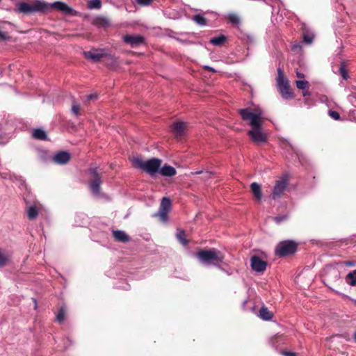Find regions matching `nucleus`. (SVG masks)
I'll list each match as a JSON object with an SVG mask.
<instances>
[{
  "instance_id": "6e6552de",
  "label": "nucleus",
  "mask_w": 356,
  "mask_h": 356,
  "mask_svg": "<svg viewBox=\"0 0 356 356\" xmlns=\"http://www.w3.org/2000/svg\"><path fill=\"white\" fill-rule=\"evenodd\" d=\"M288 182L286 179H282L276 181L275 185L273 188V192L270 195V197L275 200L280 197V195L284 192L286 188Z\"/></svg>"
},
{
  "instance_id": "ea45409f",
  "label": "nucleus",
  "mask_w": 356,
  "mask_h": 356,
  "mask_svg": "<svg viewBox=\"0 0 356 356\" xmlns=\"http://www.w3.org/2000/svg\"><path fill=\"white\" fill-rule=\"evenodd\" d=\"M281 353L282 356H296V354L295 353L289 351H282Z\"/></svg>"
},
{
  "instance_id": "c85d7f7f",
  "label": "nucleus",
  "mask_w": 356,
  "mask_h": 356,
  "mask_svg": "<svg viewBox=\"0 0 356 356\" xmlns=\"http://www.w3.org/2000/svg\"><path fill=\"white\" fill-rule=\"evenodd\" d=\"M339 71L343 79L347 80L349 78L348 71L346 69L345 64L343 62L341 63Z\"/></svg>"
},
{
  "instance_id": "cd10ccee",
  "label": "nucleus",
  "mask_w": 356,
  "mask_h": 356,
  "mask_svg": "<svg viewBox=\"0 0 356 356\" xmlns=\"http://www.w3.org/2000/svg\"><path fill=\"white\" fill-rule=\"evenodd\" d=\"M102 7L101 0H90L88 3V8L89 9H100Z\"/></svg>"
},
{
  "instance_id": "9d476101",
  "label": "nucleus",
  "mask_w": 356,
  "mask_h": 356,
  "mask_svg": "<svg viewBox=\"0 0 356 356\" xmlns=\"http://www.w3.org/2000/svg\"><path fill=\"white\" fill-rule=\"evenodd\" d=\"M123 41L131 47L140 46L145 42V38L140 35H126L122 38Z\"/></svg>"
},
{
  "instance_id": "393cba45",
  "label": "nucleus",
  "mask_w": 356,
  "mask_h": 356,
  "mask_svg": "<svg viewBox=\"0 0 356 356\" xmlns=\"http://www.w3.org/2000/svg\"><path fill=\"white\" fill-rule=\"evenodd\" d=\"M176 236L178 241L183 245H186L188 243V241L186 239V234L185 232L182 229H178L176 233Z\"/></svg>"
},
{
  "instance_id": "7c9ffc66",
  "label": "nucleus",
  "mask_w": 356,
  "mask_h": 356,
  "mask_svg": "<svg viewBox=\"0 0 356 356\" xmlns=\"http://www.w3.org/2000/svg\"><path fill=\"white\" fill-rule=\"evenodd\" d=\"M314 39V34L305 33L303 34V41L307 44H310L312 43Z\"/></svg>"
},
{
  "instance_id": "473e14b6",
  "label": "nucleus",
  "mask_w": 356,
  "mask_h": 356,
  "mask_svg": "<svg viewBox=\"0 0 356 356\" xmlns=\"http://www.w3.org/2000/svg\"><path fill=\"white\" fill-rule=\"evenodd\" d=\"M79 109H80L79 105L78 104H76V102H74L72 104V108H71L72 113L74 115L78 116L79 115Z\"/></svg>"
},
{
  "instance_id": "de8ad7c7",
  "label": "nucleus",
  "mask_w": 356,
  "mask_h": 356,
  "mask_svg": "<svg viewBox=\"0 0 356 356\" xmlns=\"http://www.w3.org/2000/svg\"><path fill=\"white\" fill-rule=\"evenodd\" d=\"M219 269H220L223 272H225L226 273L229 274L225 270V268H223L220 265V264H218V266H217Z\"/></svg>"
},
{
  "instance_id": "a211bd4d",
  "label": "nucleus",
  "mask_w": 356,
  "mask_h": 356,
  "mask_svg": "<svg viewBox=\"0 0 356 356\" xmlns=\"http://www.w3.org/2000/svg\"><path fill=\"white\" fill-rule=\"evenodd\" d=\"M250 188H251V191L254 194L256 199L258 201H260L261 199V186L256 182H253L252 184H251Z\"/></svg>"
},
{
  "instance_id": "f704fd0d",
  "label": "nucleus",
  "mask_w": 356,
  "mask_h": 356,
  "mask_svg": "<svg viewBox=\"0 0 356 356\" xmlns=\"http://www.w3.org/2000/svg\"><path fill=\"white\" fill-rule=\"evenodd\" d=\"M329 115L334 120H338L340 119V115L337 111H329Z\"/></svg>"
},
{
  "instance_id": "4be33fe9",
  "label": "nucleus",
  "mask_w": 356,
  "mask_h": 356,
  "mask_svg": "<svg viewBox=\"0 0 356 356\" xmlns=\"http://www.w3.org/2000/svg\"><path fill=\"white\" fill-rule=\"evenodd\" d=\"M33 137L35 139L45 140L47 139L46 132L42 129H36L33 131Z\"/></svg>"
},
{
  "instance_id": "bb28decb",
  "label": "nucleus",
  "mask_w": 356,
  "mask_h": 356,
  "mask_svg": "<svg viewBox=\"0 0 356 356\" xmlns=\"http://www.w3.org/2000/svg\"><path fill=\"white\" fill-rule=\"evenodd\" d=\"M193 21L200 26H204L207 24V19L201 14L195 15L193 17Z\"/></svg>"
},
{
  "instance_id": "5701e85b",
  "label": "nucleus",
  "mask_w": 356,
  "mask_h": 356,
  "mask_svg": "<svg viewBox=\"0 0 356 356\" xmlns=\"http://www.w3.org/2000/svg\"><path fill=\"white\" fill-rule=\"evenodd\" d=\"M10 254L0 249V267L6 266L10 260Z\"/></svg>"
},
{
  "instance_id": "f03ea898",
  "label": "nucleus",
  "mask_w": 356,
  "mask_h": 356,
  "mask_svg": "<svg viewBox=\"0 0 356 356\" xmlns=\"http://www.w3.org/2000/svg\"><path fill=\"white\" fill-rule=\"evenodd\" d=\"M239 113L243 121L249 122L251 129L248 134L251 140L258 145L266 143L267 135L261 130L263 112L253 113L249 108H243L239 110Z\"/></svg>"
},
{
  "instance_id": "f3484780",
  "label": "nucleus",
  "mask_w": 356,
  "mask_h": 356,
  "mask_svg": "<svg viewBox=\"0 0 356 356\" xmlns=\"http://www.w3.org/2000/svg\"><path fill=\"white\" fill-rule=\"evenodd\" d=\"M94 24L99 27H107L111 25L109 19L106 17H97L94 19Z\"/></svg>"
},
{
  "instance_id": "a18cd8bd",
  "label": "nucleus",
  "mask_w": 356,
  "mask_h": 356,
  "mask_svg": "<svg viewBox=\"0 0 356 356\" xmlns=\"http://www.w3.org/2000/svg\"><path fill=\"white\" fill-rule=\"evenodd\" d=\"M296 76L298 78H304L305 77V75L302 73H301V72H300L298 71L296 72Z\"/></svg>"
},
{
  "instance_id": "20e7f679",
  "label": "nucleus",
  "mask_w": 356,
  "mask_h": 356,
  "mask_svg": "<svg viewBox=\"0 0 356 356\" xmlns=\"http://www.w3.org/2000/svg\"><path fill=\"white\" fill-rule=\"evenodd\" d=\"M162 161L157 158H152L147 161H143L140 158L133 159L134 165L147 172L150 176H154L160 169Z\"/></svg>"
},
{
  "instance_id": "0eeeda50",
  "label": "nucleus",
  "mask_w": 356,
  "mask_h": 356,
  "mask_svg": "<svg viewBox=\"0 0 356 356\" xmlns=\"http://www.w3.org/2000/svg\"><path fill=\"white\" fill-rule=\"evenodd\" d=\"M171 200L168 197H163L159 211L154 214V216H159L161 220L165 222L168 220V213L171 209Z\"/></svg>"
},
{
  "instance_id": "3c124183",
  "label": "nucleus",
  "mask_w": 356,
  "mask_h": 356,
  "mask_svg": "<svg viewBox=\"0 0 356 356\" xmlns=\"http://www.w3.org/2000/svg\"><path fill=\"white\" fill-rule=\"evenodd\" d=\"M33 301L35 302V308L37 307V302H36V300L35 298H33Z\"/></svg>"
},
{
  "instance_id": "39448f33",
  "label": "nucleus",
  "mask_w": 356,
  "mask_h": 356,
  "mask_svg": "<svg viewBox=\"0 0 356 356\" xmlns=\"http://www.w3.org/2000/svg\"><path fill=\"white\" fill-rule=\"evenodd\" d=\"M90 180L88 182V186L92 194L99 195L101 192L100 185L102 184L101 176L97 172V168H90L88 170Z\"/></svg>"
},
{
  "instance_id": "09e8293b",
  "label": "nucleus",
  "mask_w": 356,
  "mask_h": 356,
  "mask_svg": "<svg viewBox=\"0 0 356 356\" xmlns=\"http://www.w3.org/2000/svg\"><path fill=\"white\" fill-rule=\"evenodd\" d=\"M353 337V341L356 343V331L354 332Z\"/></svg>"
},
{
  "instance_id": "f8f14e48",
  "label": "nucleus",
  "mask_w": 356,
  "mask_h": 356,
  "mask_svg": "<svg viewBox=\"0 0 356 356\" xmlns=\"http://www.w3.org/2000/svg\"><path fill=\"white\" fill-rule=\"evenodd\" d=\"M83 54L86 59L90 60L95 63L99 61L104 56L103 51L101 49L83 51Z\"/></svg>"
},
{
  "instance_id": "4c0bfd02",
  "label": "nucleus",
  "mask_w": 356,
  "mask_h": 356,
  "mask_svg": "<svg viewBox=\"0 0 356 356\" xmlns=\"http://www.w3.org/2000/svg\"><path fill=\"white\" fill-rule=\"evenodd\" d=\"M287 217L286 216H276L274 218V220L277 223H280L282 221L286 220Z\"/></svg>"
},
{
  "instance_id": "72a5a7b5",
  "label": "nucleus",
  "mask_w": 356,
  "mask_h": 356,
  "mask_svg": "<svg viewBox=\"0 0 356 356\" xmlns=\"http://www.w3.org/2000/svg\"><path fill=\"white\" fill-rule=\"evenodd\" d=\"M277 72H278V76H277V83L282 82L284 81H286V79H285V78L284 76V74H283V72L281 68L279 67L277 69Z\"/></svg>"
},
{
  "instance_id": "b1692460",
  "label": "nucleus",
  "mask_w": 356,
  "mask_h": 356,
  "mask_svg": "<svg viewBox=\"0 0 356 356\" xmlns=\"http://www.w3.org/2000/svg\"><path fill=\"white\" fill-rule=\"evenodd\" d=\"M27 216L30 220L35 219L38 215V209L34 206H30L27 208Z\"/></svg>"
},
{
  "instance_id": "c756f323",
  "label": "nucleus",
  "mask_w": 356,
  "mask_h": 356,
  "mask_svg": "<svg viewBox=\"0 0 356 356\" xmlns=\"http://www.w3.org/2000/svg\"><path fill=\"white\" fill-rule=\"evenodd\" d=\"M296 87L298 89L304 90L305 89H309V83L305 80H298L296 81Z\"/></svg>"
},
{
  "instance_id": "1a4fd4ad",
  "label": "nucleus",
  "mask_w": 356,
  "mask_h": 356,
  "mask_svg": "<svg viewBox=\"0 0 356 356\" xmlns=\"http://www.w3.org/2000/svg\"><path fill=\"white\" fill-rule=\"evenodd\" d=\"M251 268L253 271L263 273L266 270L267 263L259 257L254 255L250 259Z\"/></svg>"
},
{
  "instance_id": "49530a36",
  "label": "nucleus",
  "mask_w": 356,
  "mask_h": 356,
  "mask_svg": "<svg viewBox=\"0 0 356 356\" xmlns=\"http://www.w3.org/2000/svg\"><path fill=\"white\" fill-rule=\"evenodd\" d=\"M205 68L209 70V71H211V72H216V70L211 67H209V66H205Z\"/></svg>"
},
{
  "instance_id": "9b49d317",
  "label": "nucleus",
  "mask_w": 356,
  "mask_h": 356,
  "mask_svg": "<svg viewBox=\"0 0 356 356\" xmlns=\"http://www.w3.org/2000/svg\"><path fill=\"white\" fill-rule=\"evenodd\" d=\"M278 90L284 99L293 98V92L291 91L288 81L277 83Z\"/></svg>"
},
{
  "instance_id": "2eb2a0df",
  "label": "nucleus",
  "mask_w": 356,
  "mask_h": 356,
  "mask_svg": "<svg viewBox=\"0 0 356 356\" xmlns=\"http://www.w3.org/2000/svg\"><path fill=\"white\" fill-rule=\"evenodd\" d=\"M113 236L118 242L126 243L130 240L129 235L122 230L113 231Z\"/></svg>"
},
{
  "instance_id": "58836bf2",
  "label": "nucleus",
  "mask_w": 356,
  "mask_h": 356,
  "mask_svg": "<svg viewBox=\"0 0 356 356\" xmlns=\"http://www.w3.org/2000/svg\"><path fill=\"white\" fill-rule=\"evenodd\" d=\"M291 49L293 51L301 50L302 46L300 43H295L292 45Z\"/></svg>"
},
{
  "instance_id": "8fccbe9b",
  "label": "nucleus",
  "mask_w": 356,
  "mask_h": 356,
  "mask_svg": "<svg viewBox=\"0 0 356 356\" xmlns=\"http://www.w3.org/2000/svg\"><path fill=\"white\" fill-rule=\"evenodd\" d=\"M247 38L250 42H253V38L251 36L248 35Z\"/></svg>"
},
{
  "instance_id": "e433bc0d",
  "label": "nucleus",
  "mask_w": 356,
  "mask_h": 356,
  "mask_svg": "<svg viewBox=\"0 0 356 356\" xmlns=\"http://www.w3.org/2000/svg\"><path fill=\"white\" fill-rule=\"evenodd\" d=\"M342 264L346 266H355L356 265V261H344L342 262Z\"/></svg>"
},
{
  "instance_id": "4468645a",
  "label": "nucleus",
  "mask_w": 356,
  "mask_h": 356,
  "mask_svg": "<svg viewBox=\"0 0 356 356\" xmlns=\"http://www.w3.org/2000/svg\"><path fill=\"white\" fill-rule=\"evenodd\" d=\"M70 159V154L67 152L60 151L56 153L54 157L53 161L60 165L66 164Z\"/></svg>"
},
{
  "instance_id": "7ed1b4c3",
  "label": "nucleus",
  "mask_w": 356,
  "mask_h": 356,
  "mask_svg": "<svg viewBox=\"0 0 356 356\" xmlns=\"http://www.w3.org/2000/svg\"><path fill=\"white\" fill-rule=\"evenodd\" d=\"M196 257L202 264H212L215 266H218L225 259L222 252L216 248L200 250L196 253Z\"/></svg>"
},
{
  "instance_id": "a878e982",
  "label": "nucleus",
  "mask_w": 356,
  "mask_h": 356,
  "mask_svg": "<svg viewBox=\"0 0 356 356\" xmlns=\"http://www.w3.org/2000/svg\"><path fill=\"white\" fill-rule=\"evenodd\" d=\"M225 18L234 25H238L240 23L239 17L235 13H229L226 15Z\"/></svg>"
},
{
  "instance_id": "2f4dec72",
  "label": "nucleus",
  "mask_w": 356,
  "mask_h": 356,
  "mask_svg": "<svg viewBox=\"0 0 356 356\" xmlns=\"http://www.w3.org/2000/svg\"><path fill=\"white\" fill-rule=\"evenodd\" d=\"M65 319V309L63 307H61L57 315H56V321L58 322V323H61L64 321Z\"/></svg>"
},
{
  "instance_id": "ddd939ff",
  "label": "nucleus",
  "mask_w": 356,
  "mask_h": 356,
  "mask_svg": "<svg viewBox=\"0 0 356 356\" xmlns=\"http://www.w3.org/2000/svg\"><path fill=\"white\" fill-rule=\"evenodd\" d=\"M186 125L183 122H175L171 125V130L176 138L181 137L184 134Z\"/></svg>"
},
{
  "instance_id": "37998d69",
  "label": "nucleus",
  "mask_w": 356,
  "mask_h": 356,
  "mask_svg": "<svg viewBox=\"0 0 356 356\" xmlns=\"http://www.w3.org/2000/svg\"><path fill=\"white\" fill-rule=\"evenodd\" d=\"M302 95L304 97L310 95L309 89H305V90H302Z\"/></svg>"
},
{
  "instance_id": "aec40b11",
  "label": "nucleus",
  "mask_w": 356,
  "mask_h": 356,
  "mask_svg": "<svg viewBox=\"0 0 356 356\" xmlns=\"http://www.w3.org/2000/svg\"><path fill=\"white\" fill-rule=\"evenodd\" d=\"M259 316L264 321H269L272 319L273 314L268 309L267 307H261L259 309Z\"/></svg>"
},
{
  "instance_id": "412c9836",
  "label": "nucleus",
  "mask_w": 356,
  "mask_h": 356,
  "mask_svg": "<svg viewBox=\"0 0 356 356\" xmlns=\"http://www.w3.org/2000/svg\"><path fill=\"white\" fill-rule=\"evenodd\" d=\"M227 38L224 35H220L217 37L212 38L209 42L214 46L220 47L225 42Z\"/></svg>"
},
{
  "instance_id": "c9c22d12",
  "label": "nucleus",
  "mask_w": 356,
  "mask_h": 356,
  "mask_svg": "<svg viewBox=\"0 0 356 356\" xmlns=\"http://www.w3.org/2000/svg\"><path fill=\"white\" fill-rule=\"evenodd\" d=\"M136 2L142 6H149L153 0H135Z\"/></svg>"
},
{
  "instance_id": "6ab92c4d",
  "label": "nucleus",
  "mask_w": 356,
  "mask_h": 356,
  "mask_svg": "<svg viewBox=\"0 0 356 356\" xmlns=\"http://www.w3.org/2000/svg\"><path fill=\"white\" fill-rule=\"evenodd\" d=\"M346 283L351 286H356V270L349 272L345 277Z\"/></svg>"
},
{
  "instance_id": "423d86ee",
  "label": "nucleus",
  "mask_w": 356,
  "mask_h": 356,
  "mask_svg": "<svg viewBox=\"0 0 356 356\" xmlns=\"http://www.w3.org/2000/svg\"><path fill=\"white\" fill-rule=\"evenodd\" d=\"M296 251V244L292 241L280 242L275 249V254L279 256H286L293 254Z\"/></svg>"
},
{
  "instance_id": "79ce46f5",
  "label": "nucleus",
  "mask_w": 356,
  "mask_h": 356,
  "mask_svg": "<svg viewBox=\"0 0 356 356\" xmlns=\"http://www.w3.org/2000/svg\"><path fill=\"white\" fill-rule=\"evenodd\" d=\"M282 339V337L281 336H275L273 337L271 339H270V341L273 343V345L274 346L273 344V341H280Z\"/></svg>"
},
{
  "instance_id": "a19ab883",
  "label": "nucleus",
  "mask_w": 356,
  "mask_h": 356,
  "mask_svg": "<svg viewBox=\"0 0 356 356\" xmlns=\"http://www.w3.org/2000/svg\"><path fill=\"white\" fill-rule=\"evenodd\" d=\"M8 39V36L5 33L0 31V40H6Z\"/></svg>"
},
{
  "instance_id": "f257e3e1",
  "label": "nucleus",
  "mask_w": 356,
  "mask_h": 356,
  "mask_svg": "<svg viewBox=\"0 0 356 356\" xmlns=\"http://www.w3.org/2000/svg\"><path fill=\"white\" fill-rule=\"evenodd\" d=\"M50 8L56 9L65 15H73L74 12L65 2L58 1L53 3H47L44 0H33L31 4L27 2L19 3L15 11L18 13L30 15L36 13H46L49 12Z\"/></svg>"
},
{
  "instance_id": "c03bdc74",
  "label": "nucleus",
  "mask_w": 356,
  "mask_h": 356,
  "mask_svg": "<svg viewBox=\"0 0 356 356\" xmlns=\"http://www.w3.org/2000/svg\"><path fill=\"white\" fill-rule=\"evenodd\" d=\"M97 98V95H89L87 96V99L88 100H91V99H95Z\"/></svg>"
},
{
  "instance_id": "dca6fc26",
  "label": "nucleus",
  "mask_w": 356,
  "mask_h": 356,
  "mask_svg": "<svg viewBox=\"0 0 356 356\" xmlns=\"http://www.w3.org/2000/svg\"><path fill=\"white\" fill-rule=\"evenodd\" d=\"M159 172L163 177H172L176 175L177 172L172 166L164 165L163 167H160Z\"/></svg>"
}]
</instances>
